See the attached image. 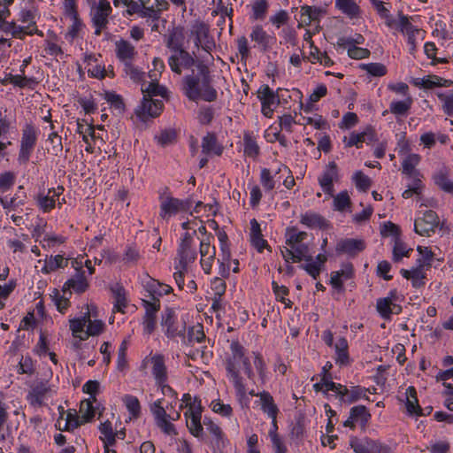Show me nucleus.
I'll return each instance as SVG.
<instances>
[{
    "instance_id": "5",
    "label": "nucleus",
    "mask_w": 453,
    "mask_h": 453,
    "mask_svg": "<svg viewBox=\"0 0 453 453\" xmlns=\"http://www.w3.org/2000/svg\"><path fill=\"white\" fill-rule=\"evenodd\" d=\"M111 7L108 0H98L97 5L91 10V21L95 27V35H100L109 23L108 17L111 13Z\"/></svg>"
},
{
    "instance_id": "18",
    "label": "nucleus",
    "mask_w": 453,
    "mask_h": 453,
    "mask_svg": "<svg viewBox=\"0 0 453 453\" xmlns=\"http://www.w3.org/2000/svg\"><path fill=\"white\" fill-rule=\"evenodd\" d=\"M250 36L253 42L257 43L263 52L269 50L271 42L273 40V37L268 35L261 25L253 27Z\"/></svg>"
},
{
    "instance_id": "53",
    "label": "nucleus",
    "mask_w": 453,
    "mask_h": 453,
    "mask_svg": "<svg viewBox=\"0 0 453 453\" xmlns=\"http://www.w3.org/2000/svg\"><path fill=\"white\" fill-rule=\"evenodd\" d=\"M411 251H412L411 249L406 250L404 243L399 238H396L393 249V260L399 262L403 257H409Z\"/></svg>"
},
{
    "instance_id": "43",
    "label": "nucleus",
    "mask_w": 453,
    "mask_h": 453,
    "mask_svg": "<svg viewBox=\"0 0 453 453\" xmlns=\"http://www.w3.org/2000/svg\"><path fill=\"white\" fill-rule=\"evenodd\" d=\"M372 139V134L367 132H362L358 134L352 133L349 138L347 140V137H344L343 141L346 142L347 147L357 146L359 147V144L365 142L366 141H371Z\"/></svg>"
},
{
    "instance_id": "38",
    "label": "nucleus",
    "mask_w": 453,
    "mask_h": 453,
    "mask_svg": "<svg viewBox=\"0 0 453 453\" xmlns=\"http://www.w3.org/2000/svg\"><path fill=\"white\" fill-rule=\"evenodd\" d=\"M325 219L315 212H307L301 216V223L309 227H322L325 225Z\"/></svg>"
},
{
    "instance_id": "59",
    "label": "nucleus",
    "mask_w": 453,
    "mask_h": 453,
    "mask_svg": "<svg viewBox=\"0 0 453 453\" xmlns=\"http://www.w3.org/2000/svg\"><path fill=\"white\" fill-rule=\"evenodd\" d=\"M205 339V334L203 333V327L201 326H198L197 328L192 326L188 330V339L186 342V338L183 339L185 343H191V342H202Z\"/></svg>"
},
{
    "instance_id": "28",
    "label": "nucleus",
    "mask_w": 453,
    "mask_h": 453,
    "mask_svg": "<svg viewBox=\"0 0 453 453\" xmlns=\"http://www.w3.org/2000/svg\"><path fill=\"white\" fill-rule=\"evenodd\" d=\"M83 425L81 418L79 416L75 410H68L65 419L64 421V427H61V420H58L57 426L60 431H69L79 427Z\"/></svg>"
},
{
    "instance_id": "60",
    "label": "nucleus",
    "mask_w": 453,
    "mask_h": 453,
    "mask_svg": "<svg viewBox=\"0 0 453 453\" xmlns=\"http://www.w3.org/2000/svg\"><path fill=\"white\" fill-rule=\"evenodd\" d=\"M244 153L251 157H257L259 153V147L257 142L250 135L244 136Z\"/></svg>"
},
{
    "instance_id": "48",
    "label": "nucleus",
    "mask_w": 453,
    "mask_h": 453,
    "mask_svg": "<svg viewBox=\"0 0 453 453\" xmlns=\"http://www.w3.org/2000/svg\"><path fill=\"white\" fill-rule=\"evenodd\" d=\"M361 68L374 77H381L387 73V67L381 63L363 64Z\"/></svg>"
},
{
    "instance_id": "54",
    "label": "nucleus",
    "mask_w": 453,
    "mask_h": 453,
    "mask_svg": "<svg viewBox=\"0 0 453 453\" xmlns=\"http://www.w3.org/2000/svg\"><path fill=\"white\" fill-rule=\"evenodd\" d=\"M100 432L104 435V443L114 445L116 442V434L112 431L111 423L107 420L99 426Z\"/></svg>"
},
{
    "instance_id": "3",
    "label": "nucleus",
    "mask_w": 453,
    "mask_h": 453,
    "mask_svg": "<svg viewBox=\"0 0 453 453\" xmlns=\"http://www.w3.org/2000/svg\"><path fill=\"white\" fill-rule=\"evenodd\" d=\"M159 212L158 216L161 219L168 221L172 217L180 212L189 211L192 206V199L184 200L173 197L167 187H165L159 192Z\"/></svg>"
},
{
    "instance_id": "57",
    "label": "nucleus",
    "mask_w": 453,
    "mask_h": 453,
    "mask_svg": "<svg viewBox=\"0 0 453 453\" xmlns=\"http://www.w3.org/2000/svg\"><path fill=\"white\" fill-rule=\"evenodd\" d=\"M33 81L31 78H27L23 75H13L9 74L4 80L2 81L3 84H5L6 82H9L11 84H13L14 86H17L19 88H25L29 85V82Z\"/></svg>"
},
{
    "instance_id": "39",
    "label": "nucleus",
    "mask_w": 453,
    "mask_h": 453,
    "mask_svg": "<svg viewBox=\"0 0 453 453\" xmlns=\"http://www.w3.org/2000/svg\"><path fill=\"white\" fill-rule=\"evenodd\" d=\"M412 99L407 97L403 101H395L389 105L390 112L395 115H405L411 107Z\"/></svg>"
},
{
    "instance_id": "41",
    "label": "nucleus",
    "mask_w": 453,
    "mask_h": 453,
    "mask_svg": "<svg viewBox=\"0 0 453 453\" xmlns=\"http://www.w3.org/2000/svg\"><path fill=\"white\" fill-rule=\"evenodd\" d=\"M277 422L276 420H274L273 424V428L269 432V436L271 438L274 451L275 453H287V448L284 445L281 439L280 438L279 434H277Z\"/></svg>"
},
{
    "instance_id": "52",
    "label": "nucleus",
    "mask_w": 453,
    "mask_h": 453,
    "mask_svg": "<svg viewBox=\"0 0 453 453\" xmlns=\"http://www.w3.org/2000/svg\"><path fill=\"white\" fill-rule=\"evenodd\" d=\"M350 204L351 201L346 190L340 192L334 197V206L336 211H343Z\"/></svg>"
},
{
    "instance_id": "32",
    "label": "nucleus",
    "mask_w": 453,
    "mask_h": 453,
    "mask_svg": "<svg viewBox=\"0 0 453 453\" xmlns=\"http://www.w3.org/2000/svg\"><path fill=\"white\" fill-rule=\"evenodd\" d=\"M420 161V157L418 154H410L408 155L402 163V172L403 174L416 176L418 173L415 170V167L418 165Z\"/></svg>"
},
{
    "instance_id": "2",
    "label": "nucleus",
    "mask_w": 453,
    "mask_h": 453,
    "mask_svg": "<svg viewBox=\"0 0 453 453\" xmlns=\"http://www.w3.org/2000/svg\"><path fill=\"white\" fill-rule=\"evenodd\" d=\"M185 33L184 27H174L165 39V46L172 51L168 58V65L171 70L181 73V67L191 68L196 64V58L184 49Z\"/></svg>"
},
{
    "instance_id": "4",
    "label": "nucleus",
    "mask_w": 453,
    "mask_h": 453,
    "mask_svg": "<svg viewBox=\"0 0 453 453\" xmlns=\"http://www.w3.org/2000/svg\"><path fill=\"white\" fill-rule=\"evenodd\" d=\"M231 351L233 353L234 360L228 359L226 361V369L227 372V375L230 380L233 381L234 387L236 389V392L241 396H244L246 395V388L242 381V377L240 376L239 370L237 369L234 360L239 359L242 361L244 357V348L238 342H232L230 346Z\"/></svg>"
},
{
    "instance_id": "58",
    "label": "nucleus",
    "mask_w": 453,
    "mask_h": 453,
    "mask_svg": "<svg viewBox=\"0 0 453 453\" xmlns=\"http://www.w3.org/2000/svg\"><path fill=\"white\" fill-rule=\"evenodd\" d=\"M192 33L196 35L195 46L198 49L202 43V38L208 36L209 29L203 22H199L194 26Z\"/></svg>"
},
{
    "instance_id": "25",
    "label": "nucleus",
    "mask_w": 453,
    "mask_h": 453,
    "mask_svg": "<svg viewBox=\"0 0 453 453\" xmlns=\"http://www.w3.org/2000/svg\"><path fill=\"white\" fill-rule=\"evenodd\" d=\"M400 273L404 279L411 280V285L415 288H423L426 284V273L424 271L414 268H411V270L401 269Z\"/></svg>"
},
{
    "instance_id": "7",
    "label": "nucleus",
    "mask_w": 453,
    "mask_h": 453,
    "mask_svg": "<svg viewBox=\"0 0 453 453\" xmlns=\"http://www.w3.org/2000/svg\"><path fill=\"white\" fill-rule=\"evenodd\" d=\"M37 134L33 125L27 124L23 129L19 153V161L27 164L29 160L31 152L36 143Z\"/></svg>"
},
{
    "instance_id": "31",
    "label": "nucleus",
    "mask_w": 453,
    "mask_h": 453,
    "mask_svg": "<svg viewBox=\"0 0 453 453\" xmlns=\"http://www.w3.org/2000/svg\"><path fill=\"white\" fill-rule=\"evenodd\" d=\"M417 250L421 255V257L417 259L416 266L413 268L419 269L420 271H424L425 268H430L432 266L434 253L427 247L418 246Z\"/></svg>"
},
{
    "instance_id": "12",
    "label": "nucleus",
    "mask_w": 453,
    "mask_h": 453,
    "mask_svg": "<svg viewBox=\"0 0 453 453\" xmlns=\"http://www.w3.org/2000/svg\"><path fill=\"white\" fill-rule=\"evenodd\" d=\"M202 407L201 401H198L197 406L190 405L185 412L187 418V426L189 432L196 437H200L203 434V426L201 424Z\"/></svg>"
},
{
    "instance_id": "21",
    "label": "nucleus",
    "mask_w": 453,
    "mask_h": 453,
    "mask_svg": "<svg viewBox=\"0 0 453 453\" xmlns=\"http://www.w3.org/2000/svg\"><path fill=\"white\" fill-rule=\"evenodd\" d=\"M116 55L117 58L124 63H130L134 58L136 52L134 47L126 40H119L116 42Z\"/></svg>"
},
{
    "instance_id": "47",
    "label": "nucleus",
    "mask_w": 453,
    "mask_h": 453,
    "mask_svg": "<svg viewBox=\"0 0 453 453\" xmlns=\"http://www.w3.org/2000/svg\"><path fill=\"white\" fill-rule=\"evenodd\" d=\"M150 0H122V4L127 7V12L129 15L138 14L149 4Z\"/></svg>"
},
{
    "instance_id": "56",
    "label": "nucleus",
    "mask_w": 453,
    "mask_h": 453,
    "mask_svg": "<svg viewBox=\"0 0 453 453\" xmlns=\"http://www.w3.org/2000/svg\"><path fill=\"white\" fill-rule=\"evenodd\" d=\"M295 252V259L294 263L300 262L302 260L304 261H311L312 256L309 254L308 246L305 244L295 245V248H292Z\"/></svg>"
},
{
    "instance_id": "37",
    "label": "nucleus",
    "mask_w": 453,
    "mask_h": 453,
    "mask_svg": "<svg viewBox=\"0 0 453 453\" xmlns=\"http://www.w3.org/2000/svg\"><path fill=\"white\" fill-rule=\"evenodd\" d=\"M268 7L267 0H255L252 4L251 19L254 20H263L266 16Z\"/></svg>"
},
{
    "instance_id": "6",
    "label": "nucleus",
    "mask_w": 453,
    "mask_h": 453,
    "mask_svg": "<svg viewBox=\"0 0 453 453\" xmlns=\"http://www.w3.org/2000/svg\"><path fill=\"white\" fill-rule=\"evenodd\" d=\"M161 326L165 327V334L167 337L175 338L179 336L185 339V321L181 324L176 323L175 311L173 308H166L163 311L161 316Z\"/></svg>"
},
{
    "instance_id": "29",
    "label": "nucleus",
    "mask_w": 453,
    "mask_h": 453,
    "mask_svg": "<svg viewBox=\"0 0 453 453\" xmlns=\"http://www.w3.org/2000/svg\"><path fill=\"white\" fill-rule=\"evenodd\" d=\"M396 294L395 290L390 291V296L379 298L376 303V310L379 314L385 319H389L391 317V305L393 298Z\"/></svg>"
},
{
    "instance_id": "13",
    "label": "nucleus",
    "mask_w": 453,
    "mask_h": 453,
    "mask_svg": "<svg viewBox=\"0 0 453 453\" xmlns=\"http://www.w3.org/2000/svg\"><path fill=\"white\" fill-rule=\"evenodd\" d=\"M339 179L337 165L335 162H329L326 170L319 177V183L322 188V190L333 196L334 195V181H337Z\"/></svg>"
},
{
    "instance_id": "64",
    "label": "nucleus",
    "mask_w": 453,
    "mask_h": 453,
    "mask_svg": "<svg viewBox=\"0 0 453 453\" xmlns=\"http://www.w3.org/2000/svg\"><path fill=\"white\" fill-rule=\"evenodd\" d=\"M439 99L443 103L442 108L447 115L453 114V91L448 94H439Z\"/></svg>"
},
{
    "instance_id": "15",
    "label": "nucleus",
    "mask_w": 453,
    "mask_h": 453,
    "mask_svg": "<svg viewBox=\"0 0 453 453\" xmlns=\"http://www.w3.org/2000/svg\"><path fill=\"white\" fill-rule=\"evenodd\" d=\"M152 364V374L155 378L157 384L162 387L163 391L166 388L169 391L173 389L165 385L167 380L166 366L165 365V359L162 355H155L151 357Z\"/></svg>"
},
{
    "instance_id": "11",
    "label": "nucleus",
    "mask_w": 453,
    "mask_h": 453,
    "mask_svg": "<svg viewBox=\"0 0 453 453\" xmlns=\"http://www.w3.org/2000/svg\"><path fill=\"white\" fill-rule=\"evenodd\" d=\"M355 453H382L387 447L380 441L369 438L358 439L353 437L349 441Z\"/></svg>"
},
{
    "instance_id": "34",
    "label": "nucleus",
    "mask_w": 453,
    "mask_h": 453,
    "mask_svg": "<svg viewBox=\"0 0 453 453\" xmlns=\"http://www.w3.org/2000/svg\"><path fill=\"white\" fill-rule=\"evenodd\" d=\"M48 390L49 388L43 383L35 385L28 394V399L30 400V403L32 404L41 406L42 404L43 398L47 394Z\"/></svg>"
},
{
    "instance_id": "44",
    "label": "nucleus",
    "mask_w": 453,
    "mask_h": 453,
    "mask_svg": "<svg viewBox=\"0 0 453 453\" xmlns=\"http://www.w3.org/2000/svg\"><path fill=\"white\" fill-rule=\"evenodd\" d=\"M287 241L286 243L290 246V248H295V245H299L306 237V232H296V228H289L287 230Z\"/></svg>"
},
{
    "instance_id": "10",
    "label": "nucleus",
    "mask_w": 453,
    "mask_h": 453,
    "mask_svg": "<svg viewBox=\"0 0 453 453\" xmlns=\"http://www.w3.org/2000/svg\"><path fill=\"white\" fill-rule=\"evenodd\" d=\"M164 109V103L161 100H149L142 98V104L135 109L138 119L145 122L150 118H157Z\"/></svg>"
},
{
    "instance_id": "49",
    "label": "nucleus",
    "mask_w": 453,
    "mask_h": 453,
    "mask_svg": "<svg viewBox=\"0 0 453 453\" xmlns=\"http://www.w3.org/2000/svg\"><path fill=\"white\" fill-rule=\"evenodd\" d=\"M123 402L128 410V411L133 415V417L137 418L140 415L141 405L138 398L136 396L131 395H126L123 397Z\"/></svg>"
},
{
    "instance_id": "62",
    "label": "nucleus",
    "mask_w": 453,
    "mask_h": 453,
    "mask_svg": "<svg viewBox=\"0 0 453 453\" xmlns=\"http://www.w3.org/2000/svg\"><path fill=\"white\" fill-rule=\"evenodd\" d=\"M51 143V148L48 149L52 155L58 156L63 150L62 139L58 133L53 132L49 135L48 139Z\"/></svg>"
},
{
    "instance_id": "61",
    "label": "nucleus",
    "mask_w": 453,
    "mask_h": 453,
    "mask_svg": "<svg viewBox=\"0 0 453 453\" xmlns=\"http://www.w3.org/2000/svg\"><path fill=\"white\" fill-rule=\"evenodd\" d=\"M104 98L116 110H119V111H124L125 104L123 102L122 97L119 95L116 94L115 92H109V91H107V92H105Z\"/></svg>"
},
{
    "instance_id": "35",
    "label": "nucleus",
    "mask_w": 453,
    "mask_h": 453,
    "mask_svg": "<svg viewBox=\"0 0 453 453\" xmlns=\"http://www.w3.org/2000/svg\"><path fill=\"white\" fill-rule=\"evenodd\" d=\"M68 259L64 258L61 255L51 256L49 260L45 261L44 266L42 271L43 273H49L57 270L58 268H64L67 266Z\"/></svg>"
},
{
    "instance_id": "33",
    "label": "nucleus",
    "mask_w": 453,
    "mask_h": 453,
    "mask_svg": "<svg viewBox=\"0 0 453 453\" xmlns=\"http://www.w3.org/2000/svg\"><path fill=\"white\" fill-rule=\"evenodd\" d=\"M335 6L350 18L357 17L360 8L354 0H335Z\"/></svg>"
},
{
    "instance_id": "46",
    "label": "nucleus",
    "mask_w": 453,
    "mask_h": 453,
    "mask_svg": "<svg viewBox=\"0 0 453 453\" xmlns=\"http://www.w3.org/2000/svg\"><path fill=\"white\" fill-rule=\"evenodd\" d=\"M366 389L362 388L358 386L352 387L351 389L348 388V393L344 395L342 401L347 403H352L359 400L360 398H368L365 395Z\"/></svg>"
},
{
    "instance_id": "20",
    "label": "nucleus",
    "mask_w": 453,
    "mask_h": 453,
    "mask_svg": "<svg viewBox=\"0 0 453 453\" xmlns=\"http://www.w3.org/2000/svg\"><path fill=\"white\" fill-rule=\"evenodd\" d=\"M323 10L319 7L303 5L300 9V22L298 27L310 26L312 21H319Z\"/></svg>"
},
{
    "instance_id": "45",
    "label": "nucleus",
    "mask_w": 453,
    "mask_h": 453,
    "mask_svg": "<svg viewBox=\"0 0 453 453\" xmlns=\"http://www.w3.org/2000/svg\"><path fill=\"white\" fill-rule=\"evenodd\" d=\"M115 297L114 311L124 312V308L127 306L126 292L123 287L117 286L112 288Z\"/></svg>"
},
{
    "instance_id": "63",
    "label": "nucleus",
    "mask_w": 453,
    "mask_h": 453,
    "mask_svg": "<svg viewBox=\"0 0 453 453\" xmlns=\"http://www.w3.org/2000/svg\"><path fill=\"white\" fill-rule=\"evenodd\" d=\"M124 71L135 82L142 81L144 77V73L134 66L131 62L124 65Z\"/></svg>"
},
{
    "instance_id": "9",
    "label": "nucleus",
    "mask_w": 453,
    "mask_h": 453,
    "mask_svg": "<svg viewBox=\"0 0 453 453\" xmlns=\"http://www.w3.org/2000/svg\"><path fill=\"white\" fill-rule=\"evenodd\" d=\"M142 306L145 309L143 316V330L147 334L154 332L157 326V313L160 310L159 299H153V301L142 300Z\"/></svg>"
},
{
    "instance_id": "17",
    "label": "nucleus",
    "mask_w": 453,
    "mask_h": 453,
    "mask_svg": "<svg viewBox=\"0 0 453 453\" xmlns=\"http://www.w3.org/2000/svg\"><path fill=\"white\" fill-rule=\"evenodd\" d=\"M149 76L151 79V81L146 88H142V98H147L149 100H155L154 96H161L165 97L167 94V90L165 87L161 86L157 82V74L152 73L149 72Z\"/></svg>"
},
{
    "instance_id": "24",
    "label": "nucleus",
    "mask_w": 453,
    "mask_h": 453,
    "mask_svg": "<svg viewBox=\"0 0 453 453\" xmlns=\"http://www.w3.org/2000/svg\"><path fill=\"white\" fill-rule=\"evenodd\" d=\"M406 410L411 415L423 416V411L418 404L417 392L414 387L410 386L406 389Z\"/></svg>"
},
{
    "instance_id": "22",
    "label": "nucleus",
    "mask_w": 453,
    "mask_h": 453,
    "mask_svg": "<svg viewBox=\"0 0 453 453\" xmlns=\"http://www.w3.org/2000/svg\"><path fill=\"white\" fill-rule=\"evenodd\" d=\"M202 151L206 155L220 156L223 152V147L218 143L214 134L208 133L203 138Z\"/></svg>"
},
{
    "instance_id": "36",
    "label": "nucleus",
    "mask_w": 453,
    "mask_h": 453,
    "mask_svg": "<svg viewBox=\"0 0 453 453\" xmlns=\"http://www.w3.org/2000/svg\"><path fill=\"white\" fill-rule=\"evenodd\" d=\"M350 416L352 419H355L356 422H359L363 427L366 426L368 423L371 414L368 410L364 405L354 406L350 409Z\"/></svg>"
},
{
    "instance_id": "30",
    "label": "nucleus",
    "mask_w": 453,
    "mask_h": 453,
    "mask_svg": "<svg viewBox=\"0 0 453 453\" xmlns=\"http://www.w3.org/2000/svg\"><path fill=\"white\" fill-rule=\"evenodd\" d=\"M64 190L63 187H58V191L53 189H49L48 195L44 196L38 197V205L44 211H50L51 209L55 207V199L54 196H58L60 193Z\"/></svg>"
},
{
    "instance_id": "1",
    "label": "nucleus",
    "mask_w": 453,
    "mask_h": 453,
    "mask_svg": "<svg viewBox=\"0 0 453 453\" xmlns=\"http://www.w3.org/2000/svg\"><path fill=\"white\" fill-rule=\"evenodd\" d=\"M197 68V74L186 75L183 79V91L185 96L193 102L203 99L213 102L217 99V91L211 85L209 67L202 61L196 60L194 65Z\"/></svg>"
},
{
    "instance_id": "16",
    "label": "nucleus",
    "mask_w": 453,
    "mask_h": 453,
    "mask_svg": "<svg viewBox=\"0 0 453 453\" xmlns=\"http://www.w3.org/2000/svg\"><path fill=\"white\" fill-rule=\"evenodd\" d=\"M88 288V280L85 277L84 271L76 273L75 277L69 279L63 286V292L65 294L67 291L71 295V290L78 294L84 293Z\"/></svg>"
},
{
    "instance_id": "23",
    "label": "nucleus",
    "mask_w": 453,
    "mask_h": 453,
    "mask_svg": "<svg viewBox=\"0 0 453 453\" xmlns=\"http://www.w3.org/2000/svg\"><path fill=\"white\" fill-rule=\"evenodd\" d=\"M449 170L442 167L433 175L434 184L441 190L453 196V180L448 178Z\"/></svg>"
},
{
    "instance_id": "8",
    "label": "nucleus",
    "mask_w": 453,
    "mask_h": 453,
    "mask_svg": "<svg viewBox=\"0 0 453 453\" xmlns=\"http://www.w3.org/2000/svg\"><path fill=\"white\" fill-rule=\"evenodd\" d=\"M439 225V217L432 210L424 212L423 217L415 219L414 231L421 236H429Z\"/></svg>"
},
{
    "instance_id": "55",
    "label": "nucleus",
    "mask_w": 453,
    "mask_h": 453,
    "mask_svg": "<svg viewBox=\"0 0 453 453\" xmlns=\"http://www.w3.org/2000/svg\"><path fill=\"white\" fill-rule=\"evenodd\" d=\"M353 180L355 181L356 187L363 192H366L372 185L371 179L361 171L354 174Z\"/></svg>"
},
{
    "instance_id": "19",
    "label": "nucleus",
    "mask_w": 453,
    "mask_h": 453,
    "mask_svg": "<svg viewBox=\"0 0 453 453\" xmlns=\"http://www.w3.org/2000/svg\"><path fill=\"white\" fill-rule=\"evenodd\" d=\"M179 265L176 268L187 270L188 263H192L196 258V251L192 249V243H180L178 250Z\"/></svg>"
},
{
    "instance_id": "26",
    "label": "nucleus",
    "mask_w": 453,
    "mask_h": 453,
    "mask_svg": "<svg viewBox=\"0 0 453 453\" xmlns=\"http://www.w3.org/2000/svg\"><path fill=\"white\" fill-rule=\"evenodd\" d=\"M259 397L261 402V409L264 412L267 413L270 418H272L273 423L274 420H276L279 409L274 403L273 396L270 395V393L263 391L259 393Z\"/></svg>"
},
{
    "instance_id": "50",
    "label": "nucleus",
    "mask_w": 453,
    "mask_h": 453,
    "mask_svg": "<svg viewBox=\"0 0 453 453\" xmlns=\"http://www.w3.org/2000/svg\"><path fill=\"white\" fill-rule=\"evenodd\" d=\"M160 286L161 282L152 278H150L149 280L145 282L144 288L149 293V296L151 298L150 301L159 299L158 296H162Z\"/></svg>"
},
{
    "instance_id": "27",
    "label": "nucleus",
    "mask_w": 453,
    "mask_h": 453,
    "mask_svg": "<svg viewBox=\"0 0 453 453\" xmlns=\"http://www.w3.org/2000/svg\"><path fill=\"white\" fill-rule=\"evenodd\" d=\"M257 97L261 101L262 105L273 106L280 104L278 95L270 88L268 85H262L257 90Z\"/></svg>"
},
{
    "instance_id": "42",
    "label": "nucleus",
    "mask_w": 453,
    "mask_h": 453,
    "mask_svg": "<svg viewBox=\"0 0 453 453\" xmlns=\"http://www.w3.org/2000/svg\"><path fill=\"white\" fill-rule=\"evenodd\" d=\"M399 30L402 33H405L409 36V41L411 42L412 37L414 36L415 32L418 30L414 27V26L410 22V18L406 15H403L402 12H399Z\"/></svg>"
},
{
    "instance_id": "40",
    "label": "nucleus",
    "mask_w": 453,
    "mask_h": 453,
    "mask_svg": "<svg viewBox=\"0 0 453 453\" xmlns=\"http://www.w3.org/2000/svg\"><path fill=\"white\" fill-rule=\"evenodd\" d=\"M93 400L91 399H85L81 401V406H80V412H81V422L83 424L89 422L92 420V418L95 416V409L93 407Z\"/></svg>"
},
{
    "instance_id": "51",
    "label": "nucleus",
    "mask_w": 453,
    "mask_h": 453,
    "mask_svg": "<svg viewBox=\"0 0 453 453\" xmlns=\"http://www.w3.org/2000/svg\"><path fill=\"white\" fill-rule=\"evenodd\" d=\"M38 35L40 36L43 35V33L40 30H38L36 27L30 28V26H17L15 24V27L12 32V35L15 38L19 39H24L25 35Z\"/></svg>"
},
{
    "instance_id": "14",
    "label": "nucleus",
    "mask_w": 453,
    "mask_h": 453,
    "mask_svg": "<svg viewBox=\"0 0 453 453\" xmlns=\"http://www.w3.org/2000/svg\"><path fill=\"white\" fill-rule=\"evenodd\" d=\"M365 249V243L361 239L346 238L340 240L335 247L337 254H346L354 257Z\"/></svg>"
}]
</instances>
